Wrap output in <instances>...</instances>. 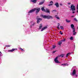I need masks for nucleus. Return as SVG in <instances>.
<instances>
[{"instance_id": "obj_26", "label": "nucleus", "mask_w": 78, "mask_h": 78, "mask_svg": "<svg viewBox=\"0 0 78 78\" xmlns=\"http://www.w3.org/2000/svg\"><path fill=\"white\" fill-rule=\"evenodd\" d=\"M57 11L56 10H53L52 11V12H57Z\"/></svg>"}, {"instance_id": "obj_12", "label": "nucleus", "mask_w": 78, "mask_h": 78, "mask_svg": "<svg viewBox=\"0 0 78 78\" xmlns=\"http://www.w3.org/2000/svg\"><path fill=\"white\" fill-rule=\"evenodd\" d=\"M50 4H49L48 5V6H51L52 5H53V1H51V2H50Z\"/></svg>"}, {"instance_id": "obj_16", "label": "nucleus", "mask_w": 78, "mask_h": 78, "mask_svg": "<svg viewBox=\"0 0 78 78\" xmlns=\"http://www.w3.org/2000/svg\"><path fill=\"white\" fill-rule=\"evenodd\" d=\"M41 10L42 11L45 12V9H44V7H43L41 8Z\"/></svg>"}, {"instance_id": "obj_30", "label": "nucleus", "mask_w": 78, "mask_h": 78, "mask_svg": "<svg viewBox=\"0 0 78 78\" xmlns=\"http://www.w3.org/2000/svg\"><path fill=\"white\" fill-rule=\"evenodd\" d=\"M66 41V39L64 38L63 40L62 41V42H65Z\"/></svg>"}, {"instance_id": "obj_10", "label": "nucleus", "mask_w": 78, "mask_h": 78, "mask_svg": "<svg viewBox=\"0 0 78 78\" xmlns=\"http://www.w3.org/2000/svg\"><path fill=\"white\" fill-rule=\"evenodd\" d=\"M42 17L44 18V19H48V16H47L46 15H42Z\"/></svg>"}, {"instance_id": "obj_29", "label": "nucleus", "mask_w": 78, "mask_h": 78, "mask_svg": "<svg viewBox=\"0 0 78 78\" xmlns=\"http://www.w3.org/2000/svg\"><path fill=\"white\" fill-rule=\"evenodd\" d=\"M74 20H75V21H76V22H78V20H77V19H76V18H74Z\"/></svg>"}, {"instance_id": "obj_1", "label": "nucleus", "mask_w": 78, "mask_h": 78, "mask_svg": "<svg viewBox=\"0 0 78 78\" xmlns=\"http://www.w3.org/2000/svg\"><path fill=\"white\" fill-rule=\"evenodd\" d=\"M70 9H70V11L72 10V11H75V6L73 4L72 5L70 6Z\"/></svg>"}, {"instance_id": "obj_40", "label": "nucleus", "mask_w": 78, "mask_h": 78, "mask_svg": "<svg viewBox=\"0 0 78 78\" xmlns=\"http://www.w3.org/2000/svg\"><path fill=\"white\" fill-rule=\"evenodd\" d=\"M72 12L73 14H74V13H75V11H73Z\"/></svg>"}, {"instance_id": "obj_4", "label": "nucleus", "mask_w": 78, "mask_h": 78, "mask_svg": "<svg viewBox=\"0 0 78 78\" xmlns=\"http://www.w3.org/2000/svg\"><path fill=\"white\" fill-rule=\"evenodd\" d=\"M34 11H35V8L31 10H30V11H29V12H28V13L29 14H30V13H32V12H34Z\"/></svg>"}, {"instance_id": "obj_24", "label": "nucleus", "mask_w": 78, "mask_h": 78, "mask_svg": "<svg viewBox=\"0 0 78 78\" xmlns=\"http://www.w3.org/2000/svg\"><path fill=\"white\" fill-rule=\"evenodd\" d=\"M60 28L62 30H64V27L63 26H60Z\"/></svg>"}, {"instance_id": "obj_39", "label": "nucleus", "mask_w": 78, "mask_h": 78, "mask_svg": "<svg viewBox=\"0 0 78 78\" xmlns=\"http://www.w3.org/2000/svg\"><path fill=\"white\" fill-rule=\"evenodd\" d=\"M68 5H70V4H71V3H70V2H68Z\"/></svg>"}, {"instance_id": "obj_7", "label": "nucleus", "mask_w": 78, "mask_h": 78, "mask_svg": "<svg viewBox=\"0 0 78 78\" xmlns=\"http://www.w3.org/2000/svg\"><path fill=\"white\" fill-rule=\"evenodd\" d=\"M76 74V70H75V69H74L72 75H73V76H74V75H75Z\"/></svg>"}, {"instance_id": "obj_6", "label": "nucleus", "mask_w": 78, "mask_h": 78, "mask_svg": "<svg viewBox=\"0 0 78 78\" xmlns=\"http://www.w3.org/2000/svg\"><path fill=\"white\" fill-rule=\"evenodd\" d=\"M71 27L73 29V32H74L75 31V29L74 28V25H73V24H72L71 25Z\"/></svg>"}, {"instance_id": "obj_41", "label": "nucleus", "mask_w": 78, "mask_h": 78, "mask_svg": "<svg viewBox=\"0 0 78 78\" xmlns=\"http://www.w3.org/2000/svg\"><path fill=\"white\" fill-rule=\"evenodd\" d=\"M58 17V16H57V15H55V17L56 18V17Z\"/></svg>"}, {"instance_id": "obj_18", "label": "nucleus", "mask_w": 78, "mask_h": 78, "mask_svg": "<svg viewBox=\"0 0 78 78\" xmlns=\"http://www.w3.org/2000/svg\"><path fill=\"white\" fill-rule=\"evenodd\" d=\"M66 22H67V23H69L70 22H71V20H68L67 19H66Z\"/></svg>"}, {"instance_id": "obj_49", "label": "nucleus", "mask_w": 78, "mask_h": 78, "mask_svg": "<svg viewBox=\"0 0 78 78\" xmlns=\"http://www.w3.org/2000/svg\"><path fill=\"white\" fill-rule=\"evenodd\" d=\"M36 14L37 15V13H36Z\"/></svg>"}, {"instance_id": "obj_45", "label": "nucleus", "mask_w": 78, "mask_h": 78, "mask_svg": "<svg viewBox=\"0 0 78 78\" xmlns=\"http://www.w3.org/2000/svg\"><path fill=\"white\" fill-rule=\"evenodd\" d=\"M76 77H77V75H76Z\"/></svg>"}, {"instance_id": "obj_47", "label": "nucleus", "mask_w": 78, "mask_h": 78, "mask_svg": "<svg viewBox=\"0 0 78 78\" xmlns=\"http://www.w3.org/2000/svg\"><path fill=\"white\" fill-rule=\"evenodd\" d=\"M77 7H78V4L77 5Z\"/></svg>"}, {"instance_id": "obj_11", "label": "nucleus", "mask_w": 78, "mask_h": 78, "mask_svg": "<svg viewBox=\"0 0 78 78\" xmlns=\"http://www.w3.org/2000/svg\"><path fill=\"white\" fill-rule=\"evenodd\" d=\"M16 50V49H12V50H9L8 51H9V52H12L13 51H14V50Z\"/></svg>"}, {"instance_id": "obj_9", "label": "nucleus", "mask_w": 78, "mask_h": 78, "mask_svg": "<svg viewBox=\"0 0 78 78\" xmlns=\"http://www.w3.org/2000/svg\"><path fill=\"white\" fill-rule=\"evenodd\" d=\"M55 5L56 6V8H59V3H55Z\"/></svg>"}, {"instance_id": "obj_36", "label": "nucleus", "mask_w": 78, "mask_h": 78, "mask_svg": "<svg viewBox=\"0 0 78 78\" xmlns=\"http://www.w3.org/2000/svg\"><path fill=\"white\" fill-rule=\"evenodd\" d=\"M58 27H59L60 26V24L59 23H58Z\"/></svg>"}, {"instance_id": "obj_28", "label": "nucleus", "mask_w": 78, "mask_h": 78, "mask_svg": "<svg viewBox=\"0 0 78 78\" xmlns=\"http://www.w3.org/2000/svg\"><path fill=\"white\" fill-rule=\"evenodd\" d=\"M5 47H11V46L10 45H6Z\"/></svg>"}, {"instance_id": "obj_15", "label": "nucleus", "mask_w": 78, "mask_h": 78, "mask_svg": "<svg viewBox=\"0 0 78 78\" xmlns=\"http://www.w3.org/2000/svg\"><path fill=\"white\" fill-rule=\"evenodd\" d=\"M37 0H32L31 1V2H34V3H36V1Z\"/></svg>"}, {"instance_id": "obj_25", "label": "nucleus", "mask_w": 78, "mask_h": 78, "mask_svg": "<svg viewBox=\"0 0 78 78\" xmlns=\"http://www.w3.org/2000/svg\"><path fill=\"white\" fill-rule=\"evenodd\" d=\"M75 31L73 32V35H75V34H76V32H75Z\"/></svg>"}, {"instance_id": "obj_8", "label": "nucleus", "mask_w": 78, "mask_h": 78, "mask_svg": "<svg viewBox=\"0 0 78 78\" xmlns=\"http://www.w3.org/2000/svg\"><path fill=\"white\" fill-rule=\"evenodd\" d=\"M53 19V16L50 15L48 16V19Z\"/></svg>"}, {"instance_id": "obj_2", "label": "nucleus", "mask_w": 78, "mask_h": 78, "mask_svg": "<svg viewBox=\"0 0 78 78\" xmlns=\"http://www.w3.org/2000/svg\"><path fill=\"white\" fill-rule=\"evenodd\" d=\"M36 19L37 20V23H39L41 22V20H42V18H39V16H37V17Z\"/></svg>"}, {"instance_id": "obj_33", "label": "nucleus", "mask_w": 78, "mask_h": 78, "mask_svg": "<svg viewBox=\"0 0 78 78\" xmlns=\"http://www.w3.org/2000/svg\"><path fill=\"white\" fill-rule=\"evenodd\" d=\"M61 31H60V34H61V35H62L63 33H61Z\"/></svg>"}, {"instance_id": "obj_46", "label": "nucleus", "mask_w": 78, "mask_h": 78, "mask_svg": "<svg viewBox=\"0 0 78 78\" xmlns=\"http://www.w3.org/2000/svg\"><path fill=\"white\" fill-rule=\"evenodd\" d=\"M77 12H78V10H77Z\"/></svg>"}, {"instance_id": "obj_37", "label": "nucleus", "mask_w": 78, "mask_h": 78, "mask_svg": "<svg viewBox=\"0 0 78 78\" xmlns=\"http://www.w3.org/2000/svg\"><path fill=\"white\" fill-rule=\"evenodd\" d=\"M56 51H53V53H55Z\"/></svg>"}, {"instance_id": "obj_21", "label": "nucleus", "mask_w": 78, "mask_h": 78, "mask_svg": "<svg viewBox=\"0 0 78 78\" xmlns=\"http://www.w3.org/2000/svg\"><path fill=\"white\" fill-rule=\"evenodd\" d=\"M70 55V53H68L66 55V57L67 58V57H68V56H69Z\"/></svg>"}, {"instance_id": "obj_32", "label": "nucleus", "mask_w": 78, "mask_h": 78, "mask_svg": "<svg viewBox=\"0 0 78 78\" xmlns=\"http://www.w3.org/2000/svg\"><path fill=\"white\" fill-rule=\"evenodd\" d=\"M20 50H21V51H24V50H23L22 48H20Z\"/></svg>"}, {"instance_id": "obj_27", "label": "nucleus", "mask_w": 78, "mask_h": 78, "mask_svg": "<svg viewBox=\"0 0 78 78\" xmlns=\"http://www.w3.org/2000/svg\"><path fill=\"white\" fill-rule=\"evenodd\" d=\"M70 40H71V41H73V37H71L70 38Z\"/></svg>"}, {"instance_id": "obj_13", "label": "nucleus", "mask_w": 78, "mask_h": 78, "mask_svg": "<svg viewBox=\"0 0 78 78\" xmlns=\"http://www.w3.org/2000/svg\"><path fill=\"white\" fill-rule=\"evenodd\" d=\"M47 26H46L43 28H42V29L41 30V31H44V30H45V29H47Z\"/></svg>"}, {"instance_id": "obj_20", "label": "nucleus", "mask_w": 78, "mask_h": 78, "mask_svg": "<svg viewBox=\"0 0 78 78\" xmlns=\"http://www.w3.org/2000/svg\"><path fill=\"white\" fill-rule=\"evenodd\" d=\"M58 45L61 46V44H62V41L58 42Z\"/></svg>"}, {"instance_id": "obj_38", "label": "nucleus", "mask_w": 78, "mask_h": 78, "mask_svg": "<svg viewBox=\"0 0 78 78\" xmlns=\"http://www.w3.org/2000/svg\"><path fill=\"white\" fill-rule=\"evenodd\" d=\"M57 28L58 29H60V28H59V27L58 26L57 27Z\"/></svg>"}, {"instance_id": "obj_3", "label": "nucleus", "mask_w": 78, "mask_h": 78, "mask_svg": "<svg viewBox=\"0 0 78 78\" xmlns=\"http://www.w3.org/2000/svg\"><path fill=\"white\" fill-rule=\"evenodd\" d=\"M58 57H56V58L54 59V61L56 63H59L60 62L58 60Z\"/></svg>"}, {"instance_id": "obj_44", "label": "nucleus", "mask_w": 78, "mask_h": 78, "mask_svg": "<svg viewBox=\"0 0 78 78\" xmlns=\"http://www.w3.org/2000/svg\"><path fill=\"white\" fill-rule=\"evenodd\" d=\"M77 10H78V7H77Z\"/></svg>"}, {"instance_id": "obj_31", "label": "nucleus", "mask_w": 78, "mask_h": 78, "mask_svg": "<svg viewBox=\"0 0 78 78\" xmlns=\"http://www.w3.org/2000/svg\"><path fill=\"white\" fill-rule=\"evenodd\" d=\"M66 64H62L61 65V66H66Z\"/></svg>"}, {"instance_id": "obj_34", "label": "nucleus", "mask_w": 78, "mask_h": 78, "mask_svg": "<svg viewBox=\"0 0 78 78\" xmlns=\"http://www.w3.org/2000/svg\"><path fill=\"white\" fill-rule=\"evenodd\" d=\"M55 47H56V46H55V45L53 46V47H52L53 48H55Z\"/></svg>"}, {"instance_id": "obj_5", "label": "nucleus", "mask_w": 78, "mask_h": 78, "mask_svg": "<svg viewBox=\"0 0 78 78\" xmlns=\"http://www.w3.org/2000/svg\"><path fill=\"white\" fill-rule=\"evenodd\" d=\"M35 10H36V13H38L39 11H40V10H41V9L40 8H35Z\"/></svg>"}, {"instance_id": "obj_50", "label": "nucleus", "mask_w": 78, "mask_h": 78, "mask_svg": "<svg viewBox=\"0 0 78 78\" xmlns=\"http://www.w3.org/2000/svg\"><path fill=\"white\" fill-rule=\"evenodd\" d=\"M77 29H78V27H77Z\"/></svg>"}, {"instance_id": "obj_19", "label": "nucleus", "mask_w": 78, "mask_h": 78, "mask_svg": "<svg viewBox=\"0 0 78 78\" xmlns=\"http://www.w3.org/2000/svg\"><path fill=\"white\" fill-rule=\"evenodd\" d=\"M42 24H40V26L39 27V29L42 28Z\"/></svg>"}, {"instance_id": "obj_14", "label": "nucleus", "mask_w": 78, "mask_h": 78, "mask_svg": "<svg viewBox=\"0 0 78 78\" xmlns=\"http://www.w3.org/2000/svg\"><path fill=\"white\" fill-rule=\"evenodd\" d=\"M46 10H45V12H48V13H50V10H49V9H46Z\"/></svg>"}, {"instance_id": "obj_43", "label": "nucleus", "mask_w": 78, "mask_h": 78, "mask_svg": "<svg viewBox=\"0 0 78 78\" xmlns=\"http://www.w3.org/2000/svg\"><path fill=\"white\" fill-rule=\"evenodd\" d=\"M60 5H61V6H62V4H60Z\"/></svg>"}, {"instance_id": "obj_23", "label": "nucleus", "mask_w": 78, "mask_h": 78, "mask_svg": "<svg viewBox=\"0 0 78 78\" xmlns=\"http://www.w3.org/2000/svg\"><path fill=\"white\" fill-rule=\"evenodd\" d=\"M64 56V55L62 54L59 55V57H61V56L62 58H63Z\"/></svg>"}, {"instance_id": "obj_22", "label": "nucleus", "mask_w": 78, "mask_h": 78, "mask_svg": "<svg viewBox=\"0 0 78 78\" xmlns=\"http://www.w3.org/2000/svg\"><path fill=\"white\" fill-rule=\"evenodd\" d=\"M35 24V23H33V24H32V25H30V28H32V26H34Z\"/></svg>"}, {"instance_id": "obj_42", "label": "nucleus", "mask_w": 78, "mask_h": 78, "mask_svg": "<svg viewBox=\"0 0 78 78\" xmlns=\"http://www.w3.org/2000/svg\"><path fill=\"white\" fill-rule=\"evenodd\" d=\"M72 17H74V16H72Z\"/></svg>"}, {"instance_id": "obj_48", "label": "nucleus", "mask_w": 78, "mask_h": 78, "mask_svg": "<svg viewBox=\"0 0 78 78\" xmlns=\"http://www.w3.org/2000/svg\"><path fill=\"white\" fill-rule=\"evenodd\" d=\"M0 53H2V52L1 51H0Z\"/></svg>"}, {"instance_id": "obj_17", "label": "nucleus", "mask_w": 78, "mask_h": 78, "mask_svg": "<svg viewBox=\"0 0 78 78\" xmlns=\"http://www.w3.org/2000/svg\"><path fill=\"white\" fill-rule=\"evenodd\" d=\"M44 1L40 2L39 5H43V4H44Z\"/></svg>"}, {"instance_id": "obj_35", "label": "nucleus", "mask_w": 78, "mask_h": 78, "mask_svg": "<svg viewBox=\"0 0 78 78\" xmlns=\"http://www.w3.org/2000/svg\"><path fill=\"white\" fill-rule=\"evenodd\" d=\"M56 17L57 19H58V20H59V19H60L59 18V17H58V16H57Z\"/></svg>"}]
</instances>
